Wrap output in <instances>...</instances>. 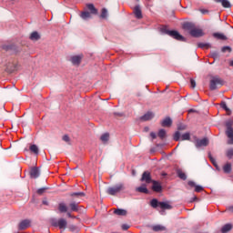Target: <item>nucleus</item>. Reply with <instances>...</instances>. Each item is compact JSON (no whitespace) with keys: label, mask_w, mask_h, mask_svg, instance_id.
<instances>
[{"label":"nucleus","mask_w":233,"mask_h":233,"mask_svg":"<svg viewBox=\"0 0 233 233\" xmlns=\"http://www.w3.org/2000/svg\"><path fill=\"white\" fill-rule=\"evenodd\" d=\"M152 230H154V232H163L167 230V228H165V226L156 225L152 227Z\"/></svg>","instance_id":"obj_23"},{"label":"nucleus","mask_w":233,"mask_h":233,"mask_svg":"<svg viewBox=\"0 0 233 233\" xmlns=\"http://www.w3.org/2000/svg\"><path fill=\"white\" fill-rule=\"evenodd\" d=\"M31 223H32V221H30L29 219L22 220L18 225V230H26V228H28V227H30Z\"/></svg>","instance_id":"obj_11"},{"label":"nucleus","mask_w":233,"mask_h":233,"mask_svg":"<svg viewBox=\"0 0 233 233\" xmlns=\"http://www.w3.org/2000/svg\"><path fill=\"white\" fill-rule=\"evenodd\" d=\"M158 137H160V139H165V137H167V131L165 129H160L158 131Z\"/></svg>","instance_id":"obj_36"},{"label":"nucleus","mask_w":233,"mask_h":233,"mask_svg":"<svg viewBox=\"0 0 233 233\" xmlns=\"http://www.w3.org/2000/svg\"><path fill=\"white\" fill-rule=\"evenodd\" d=\"M222 52H232V48L230 46L222 47Z\"/></svg>","instance_id":"obj_44"},{"label":"nucleus","mask_w":233,"mask_h":233,"mask_svg":"<svg viewBox=\"0 0 233 233\" xmlns=\"http://www.w3.org/2000/svg\"><path fill=\"white\" fill-rule=\"evenodd\" d=\"M197 148H201V147H208V138L204 137L202 139H197L195 141Z\"/></svg>","instance_id":"obj_10"},{"label":"nucleus","mask_w":233,"mask_h":233,"mask_svg":"<svg viewBox=\"0 0 233 233\" xmlns=\"http://www.w3.org/2000/svg\"><path fill=\"white\" fill-rule=\"evenodd\" d=\"M226 136L228 137V145H233V128L227 129Z\"/></svg>","instance_id":"obj_14"},{"label":"nucleus","mask_w":233,"mask_h":233,"mask_svg":"<svg viewBox=\"0 0 233 233\" xmlns=\"http://www.w3.org/2000/svg\"><path fill=\"white\" fill-rule=\"evenodd\" d=\"M218 85H220L222 86L223 80L219 78V76H212L209 82L210 90H216L218 88Z\"/></svg>","instance_id":"obj_5"},{"label":"nucleus","mask_w":233,"mask_h":233,"mask_svg":"<svg viewBox=\"0 0 233 233\" xmlns=\"http://www.w3.org/2000/svg\"><path fill=\"white\" fill-rule=\"evenodd\" d=\"M216 3H221L223 8H231L232 5H230V2L228 0H215Z\"/></svg>","instance_id":"obj_20"},{"label":"nucleus","mask_w":233,"mask_h":233,"mask_svg":"<svg viewBox=\"0 0 233 233\" xmlns=\"http://www.w3.org/2000/svg\"><path fill=\"white\" fill-rule=\"evenodd\" d=\"M1 48L2 50H5V52H15V54H19V52H21V49L16 47L14 44H3Z\"/></svg>","instance_id":"obj_6"},{"label":"nucleus","mask_w":233,"mask_h":233,"mask_svg":"<svg viewBox=\"0 0 233 233\" xmlns=\"http://www.w3.org/2000/svg\"><path fill=\"white\" fill-rule=\"evenodd\" d=\"M229 230H232V225L231 224H226L221 228L222 233L229 232Z\"/></svg>","instance_id":"obj_31"},{"label":"nucleus","mask_w":233,"mask_h":233,"mask_svg":"<svg viewBox=\"0 0 233 233\" xmlns=\"http://www.w3.org/2000/svg\"><path fill=\"white\" fill-rule=\"evenodd\" d=\"M150 137H152V139H156V137H157V136L154 132L150 133Z\"/></svg>","instance_id":"obj_51"},{"label":"nucleus","mask_w":233,"mask_h":233,"mask_svg":"<svg viewBox=\"0 0 233 233\" xmlns=\"http://www.w3.org/2000/svg\"><path fill=\"white\" fill-rule=\"evenodd\" d=\"M161 176L165 177L167 176V173H162Z\"/></svg>","instance_id":"obj_58"},{"label":"nucleus","mask_w":233,"mask_h":233,"mask_svg":"<svg viewBox=\"0 0 233 233\" xmlns=\"http://www.w3.org/2000/svg\"><path fill=\"white\" fill-rule=\"evenodd\" d=\"M227 210H228V212H233V206L228 207Z\"/></svg>","instance_id":"obj_52"},{"label":"nucleus","mask_w":233,"mask_h":233,"mask_svg":"<svg viewBox=\"0 0 233 233\" xmlns=\"http://www.w3.org/2000/svg\"><path fill=\"white\" fill-rule=\"evenodd\" d=\"M178 130H187V126H178Z\"/></svg>","instance_id":"obj_50"},{"label":"nucleus","mask_w":233,"mask_h":233,"mask_svg":"<svg viewBox=\"0 0 233 233\" xmlns=\"http://www.w3.org/2000/svg\"><path fill=\"white\" fill-rule=\"evenodd\" d=\"M140 181L145 182L147 185H149V183H152L154 180H152V176L150 175V172L145 171L142 174V177H141Z\"/></svg>","instance_id":"obj_8"},{"label":"nucleus","mask_w":233,"mask_h":233,"mask_svg":"<svg viewBox=\"0 0 233 233\" xmlns=\"http://www.w3.org/2000/svg\"><path fill=\"white\" fill-rule=\"evenodd\" d=\"M71 196L72 197L77 196V197H80V198H85V193L84 192H76V193H72Z\"/></svg>","instance_id":"obj_41"},{"label":"nucleus","mask_w":233,"mask_h":233,"mask_svg":"<svg viewBox=\"0 0 233 233\" xmlns=\"http://www.w3.org/2000/svg\"><path fill=\"white\" fill-rule=\"evenodd\" d=\"M150 206L153 208H160L161 210H172L173 207H172V203H170V201H163V202H159L157 201V198H153L150 201Z\"/></svg>","instance_id":"obj_2"},{"label":"nucleus","mask_w":233,"mask_h":233,"mask_svg":"<svg viewBox=\"0 0 233 233\" xmlns=\"http://www.w3.org/2000/svg\"><path fill=\"white\" fill-rule=\"evenodd\" d=\"M70 61L75 66H79L81 65V61H83V55L73 56L70 58Z\"/></svg>","instance_id":"obj_9"},{"label":"nucleus","mask_w":233,"mask_h":233,"mask_svg":"<svg viewBox=\"0 0 233 233\" xmlns=\"http://www.w3.org/2000/svg\"><path fill=\"white\" fill-rule=\"evenodd\" d=\"M69 228H75V227L74 226H70Z\"/></svg>","instance_id":"obj_60"},{"label":"nucleus","mask_w":233,"mask_h":233,"mask_svg":"<svg viewBox=\"0 0 233 233\" xmlns=\"http://www.w3.org/2000/svg\"><path fill=\"white\" fill-rule=\"evenodd\" d=\"M201 13H202V14H208V10L201 9Z\"/></svg>","instance_id":"obj_53"},{"label":"nucleus","mask_w":233,"mask_h":233,"mask_svg":"<svg viewBox=\"0 0 233 233\" xmlns=\"http://www.w3.org/2000/svg\"><path fill=\"white\" fill-rule=\"evenodd\" d=\"M39 168L37 167H32L31 170H30V177L33 178V179H37V177L39 176Z\"/></svg>","instance_id":"obj_16"},{"label":"nucleus","mask_w":233,"mask_h":233,"mask_svg":"<svg viewBox=\"0 0 233 233\" xmlns=\"http://www.w3.org/2000/svg\"><path fill=\"white\" fill-rule=\"evenodd\" d=\"M114 214H116V216H127V212L125 209L118 208L114 211Z\"/></svg>","instance_id":"obj_34"},{"label":"nucleus","mask_w":233,"mask_h":233,"mask_svg":"<svg viewBox=\"0 0 233 233\" xmlns=\"http://www.w3.org/2000/svg\"><path fill=\"white\" fill-rule=\"evenodd\" d=\"M210 159H211V161H212V163H213V165H214V158L210 157Z\"/></svg>","instance_id":"obj_59"},{"label":"nucleus","mask_w":233,"mask_h":233,"mask_svg":"<svg viewBox=\"0 0 233 233\" xmlns=\"http://www.w3.org/2000/svg\"><path fill=\"white\" fill-rule=\"evenodd\" d=\"M66 216L69 217V218H76V217L72 216V214L70 212H67Z\"/></svg>","instance_id":"obj_54"},{"label":"nucleus","mask_w":233,"mask_h":233,"mask_svg":"<svg viewBox=\"0 0 233 233\" xmlns=\"http://www.w3.org/2000/svg\"><path fill=\"white\" fill-rule=\"evenodd\" d=\"M198 47L206 48L207 50H208V48H212V46L209 43H198Z\"/></svg>","instance_id":"obj_33"},{"label":"nucleus","mask_w":233,"mask_h":233,"mask_svg":"<svg viewBox=\"0 0 233 233\" xmlns=\"http://www.w3.org/2000/svg\"><path fill=\"white\" fill-rule=\"evenodd\" d=\"M161 127H172V118H170V116L166 117L164 120H162Z\"/></svg>","instance_id":"obj_15"},{"label":"nucleus","mask_w":233,"mask_h":233,"mask_svg":"<svg viewBox=\"0 0 233 233\" xmlns=\"http://www.w3.org/2000/svg\"><path fill=\"white\" fill-rule=\"evenodd\" d=\"M80 17H82L85 21H86V19H90V17H92V15H90V13L88 11H84L81 13Z\"/></svg>","instance_id":"obj_32"},{"label":"nucleus","mask_w":233,"mask_h":233,"mask_svg":"<svg viewBox=\"0 0 233 233\" xmlns=\"http://www.w3.org/2000/svg\"><path fill=\"white\" fill-rule=\"evenodd\" d=\"M86 6L91 14H93L94 15H97V9L96 8V6H94L93 4H87Z\"/></svg>","instance_id":"obj_26"},{"label":"nucleus","mask_w":233,"mask_h":233,"mask_svg":"<svg viewBox=\"0 0 233 233\" xmlns=\"http://www.w3.org/2000/svg\"><path fill=\"white\" fill-rule=\"evenodd\" d=\"M195 192H203V187L195 186Z\"/></svg>","instance_id":"obj_45"},{"label":"nucleus","mask_w":233,"mask_h":233,"mask_svg":"<svg viewBox=\"0 0 233 233\" xmlns=\"http://www.w3.org/2000/svg\"><path fill=\"white\" fill-rule=\"evenodd\" d=\"M177 175L179 179H182L183 181H187V174L183 172L182 169H177Z\"/></svg>","instance_id":"obj_22"},{"label":"nucleus","mask_w":233,"mask_h":233,"mask_svg":"<svg viewBox=\"0 0 233 233\" xmlns=\"http://www.w3.org/2000/svg\"><path fill=\"white\" fill-rule=\"evenodd\" d=\"M100 17H102V19H106V17H108V11L106 10V8L102 9Z\"/></svg>","instance_id":"obj_38"},{"label":"nucleus","mask_w":233,"mask_h":233,"mask_svg":"<svg viewBox=\"0 0 233 233\" xmlns=\"http://www.w3.org/2000/svg\"><path fill=\"white\" fill-rule=\"evenodd\" d=\"M211 57H213V59H218L219 57V54H218V52H212Z\"/></svg>","instance_id":"obj_46"},{"label":"nucleus","mask_w":233,"mask_h":233,"mask_svg":"<svg viewBox=\"0 0 233 233\" xmlns=\"http://www.w3.org/2000/svg\"><path fill=\"white\" fill-rule=\"evenodd\" d=\"M30 152L37 156L39 154V147L36 145L33 144L29 147Z\"/></svg>","instance_id":"obj_27"},{"label":"nucleus","mask_w":233,"mask_h":233,"mask_svg":"<svg viewBox=\"0 0 233 233\" xmlns=\"http://www.w3.org/2000/svg\"><path fill=\"white\" fill-rule=\"evenodd\" d=\"M43 205H48V201L44 200V201H43Z\"/></svg>","instance_id":"obj_55"},{"label":"nucleus","mask_w":233,"mask_h":233,"mask_svg":"<svg viewBox=\"0 0 233 233\" xmlns=\"http://www.w3.org/2000/svg\"><path fill=\"white\" fill-rule=\"evenodd\" d=\"M154 117V113L148 111L144 116L140 117L141 121H150Z\"/></svg>","instance_id":"obj_17"},{"label":"nucleus","mask_w":233,"mask_h":233,"mask_svg":"<svg viewBox=\"0 0 233 233\" xmlns=\"http://www.w3.org/2000/svg\"><path fill=\"white\" fill-rule=\"evenodd\" d=\"M109 139H110V135L108 133L103 134L100 137V141H102V143H108Z\"/></svg>","instance_id":"obj_30"},{"label":"nucleus","mask_w":233,"mask_h":233,"mask_svg":"<svg viewBox=\"0 0 233 233\" xmlns=\"http://www.w3.org/2000/svg\"><path fill=\"white\" fill-rule=\"evenodd\" d=\"M198 199V197H194L193 201H196Z\"/></svg>","instance_id":"obj_57"},{"label":"nucleus","mask_w":233,"mask_h":233,"mask_svg":"<svg viewBox=\"0 0 233 233\" xmlns=\"http://www.w3.org/2000/svg\"><path fill=\"white\" fill-rule=\"evenodd\" d=\"M190 86L191 88H194L196 86V80H194V78H190Z\"/></svg>","instance_id":"obj_47"},{"label":"nucleus","mask_w":233,"mask_h":233,"mask_svg":"<svg viewBox=\"0 0 233 233\" xmlns=\"http://www.w3.org/2000/svg\"><path fill=\"white\" fill-rule=\"evenodd\" d=\"M29 39H31V41H39L41 39V35H39L37 31H35L30 35Z\"/></svg>","instance_id":"obj_21"},{"label":"nucleus","mask_w":233,"mask_h":233,"mask_svg":"<svg viewBox=\"0 0 233 233\" xmlns=\"http://www.w3.org/2000/svg\"><path fill=\"white\" fill-rule=\"evenodd\" d=\"M137 192H140L141 194H148V188H147V185L143 184L141 187H137Z\"/></svg>","instance_id":"obj_24"},{"label":"nucleus","mask_w":233,"mask_h":233,"mask_svg":"<svg viewBox=\"0 0 233 233\" xmlns=\"http://www.w3.org/2000/svg\"><path fill=\"white\" fill-rule=\"evenodd\" d=\"M220 106H221V108H223V110H225L227 112L228 116H230L232 114V111L230 110V108H228L227 106V103L221 102Z\"/></svg>","instance_id":"obj_29"},{"label":"nucleus","mask_w":233,"mask_h":233,"mask_svg":"<svg viewBox=\"0 0 233 233\" xmlns=\"http://www.w3.org/2000/svg\"><path fill=\"white\" fill-rule=\"evenodd\" d=\"M133 14L137 19H143V13L141 11V6L136 5L133 9Z\"/></svg>","instance_id":"obj_12"},{"label":"nucleus","mask_w":233,"mask_h":233,"mask_svg":"<svg viewBox=\"0 0 233 233\" xmlns=\"http://www.w3.org/2000/svg\"><path fill=\"white\" fill-rule=\"evenodd\" d=\"M71 212H77L79 210V206L76 202H72L69 204Z\"/></svg>","instance_id":"obj_28"},{"label":"nucleus","mask_w":233,"mask_h":233,"mask_svg":"<svg viewBox=\"0 0 233 233\" xmlns=\"http://www.w3.org/2000/svg\"><path fill=\"white\" fill-rule=\"evenodd\" d=\"M53 227H58L60 229L66 228L67 222L65 220V218H60L58 221L54 220L52 222Z\"/></svg>","instance_id":"obj_7"},{"label":"nucleus","mask_w":233,"mask_h":233,"mask_svg":"<svg viewBox=\"0 0 233 233\" xmlns=\"http://www.w3.org/2000/svg\"><path fill=\"white\" fill-rule=\"evenodd\" d=\"M46 189H47L46 187L39 188L37 190V194H39L41 196L42 194H45V192H46Z\"/></svg>","instance_id":"obj_43"},{"label":"nucleus","mask_w":233,"mask_h":233,"mask_svg":"<svg viewBox=\"0 0 233 233\" xmlns=\"http://www.w3.org/2000/svg\"><path fill=\"white\" fill-rule=\"evenodd\" d=\"M128 228H130V227L127 224L122 225V230H128Z\"/></svg>","instance_id":"obj_49"},{"label":"nucleus","mask_w":233,"mask_h":233,"mask_svg":"<svg viewBox=\"0 0 233 233\" xmlns=\"http://www.w3.org/2000/svg\"><path fill=\"white\" fill-rule=\"evenodd\" d=\"M183 28L184 30H188L192 37H203V35H205V34L203 33V30L196 27V25H194L193 23H190V22L184 23Z\"/></svg>","instance_id":"obj_1"},{"label":"nucleus","mask_w":233,"mask_h":233,"mask_svg":"<svg viewBox=\"0 0 233 233\" xmlns=\"http://www.w3.org/2000/svg\"><path fill=\"white\" fill-rule=\"evenodd\" d=\"M232 125H233V121H232V120H228V121L226 122L227 130L232 129V128H233V127H232Z\"/></svg>","instance_id":"obj_40"},{"label":"nucleus","mask_w":233,"mask_h":233,"mask_svg":"<svg viewBox=\"0 0 233 233\" xmlns=\"http://www.w3.org/2000/svg\"><path fill=\"white\" fill-rule=\"evenodd\" d=\"M160 32H162V34H166L167 35H169L170 37H173V39H176L177 41H182L185 42L187 41L186 38H184L183 35H181L179 34V32L176 31V30H168V27H167V25H164L160 28Z\"/></svg>","instance_id":"obj_3"},{"label":"nucleus","mask_w":233,"mask_h":233,"mask_svg":"<svg viewBox=\"0 0 233 233\" xmlns=\"http://www.w3.org/2000/svg\"><path fill=\"white\" fill-rule=\"evenodd\" d=\"M213 36L216 39H219L220 41H227V36L224 34L215 33V34H213Z\"/></svg>","instance_id":"obj_25"},{"label":"nucleus","mask_w":233,"mask_h":233,"mask_svg":"<svg viewBox=\"0 0 233 233\" xmlns=\"http://www.w3.org/2000/svg\"><path fill=\"white\" fill-rule=\"evenodd\" d=\"M126 188L125 184L118 183L113 187H109L106 189V194H108V196H117V194H120V192L125 191Z\"/></svg>","instance_id":"obj_4"},{"label":"nucleus","mask_w":233,"mask_h":233,"mask_svg":"<svg viewBox=\"0 0 233 233\" xmlns=\"http://www.w3.org/2000/svg\"><path fill=\"white\" fill-rule=\"evenodd\" d=\"M62 139H63V141H65L66 143H68V145H70V137H68V135H65Z\"/></svg>","instance_id":"obj_42"},{"label":"nucleus","mask_w":233,"mask_h":233,"mask_svg":"<svg viewBox=\"0 0 233 233\" xmlns=\"http://www.w3.org/2000/svg\"><path fill=\"white\" fill-rule=\"evenodd\" d=\"M132 176H136V171L134 169L132 170Z\"/></svg>","instance_id":"obj_56"},{"label":"nucleus","mask_w":233,"mask_h":233,"mask_svg":"<svg viewBox=\"0 0 233 233\" xmlns=\"http://www.w3.org/2000/svg\"><path fill=\"white\" fill-rule=\"evenodd\" d=\"M187 185H188V187H196V182H194V181H192V180H189L188 182H187Z\"/></svg>","instance_id":"obj_48"},{"label":"nucleus","mask_w":233,"mask_h":233,"mask_svg":"<svg viewBox=\"0 0 233 233\" xmlns=\"http://www.w3.org/2000/svg\"><path fill=\"white\" fill-rule=\"evenodd\" d=\"M151 183H153L152 190H154V192H161L163 190V187H161V183L156 180H153Z\"/></svg>","instance_id":"obj_13"},{"label":"nucleus","mask_w":233,"mask_h":233,"mask_svg":"<svg viewBox=\"0 0 233 233\" xmlns=\"http://www.w3.org/2000/svg\"><path fill=\"white\" fill-rule=\"evenodd\" d=\"M181 141H190V133H185L180 137Z\"/></svg>","instance_id":"obj_37"},{"label":"nucleus","mask_w":233,"mask_h":233,"mask_svg":"<svg viewBox=\"0 0 233 233\" xmlns=\"http://www.w3.org/2000/svg\"><path fill=\"white\" fill-rule=\"evenodd\" d=\"M222 169L224 174H230V172H232V164H230V162L226 163Z\"/></svg>","instance_id":"obj_18"},{"label":"nucleus","mask_w":233,"mask_h":233,"mask_svg":"<svg viewBox=\"0 0 233 233\" xmlns=\"http://www.w3.org/2000/svg\"><path fill=\"white\" fill-rule=\"evenodd\" d=\"M226 157H228V159H233V148H228L226 151Z\"/></svg>","instance_id":"obj_35"},{"label":"nucleus","mask_w":233,"mask_h":233,"mask_svg":"<svg viewBox=\"0 0 233 233\" xmlns=\"http://www.w3.org/2000/svg\"><path fill=\"white\" fill-rule=\"evenodd\" d=\"M179 139H181V133H179V131H177V132L174 134V140H175V141H179Z\"/></svg>","instance_id":"obj_39"},{"label":"nucleus","mask_w":233,"mask_h":233,"mask_svg":"<svg viewBox=\"0 0 233 233\" xmlns=\"http://www.w3.org/2000/svg\"><path fill=\"white\" fill-rule=\"evenodd\" d=\"M58 210L61 212V214H65L68 212V206L65 204V202L59 203L58 204Z\"/></svg>","instance_id":"obj_19"}]
</instances>
